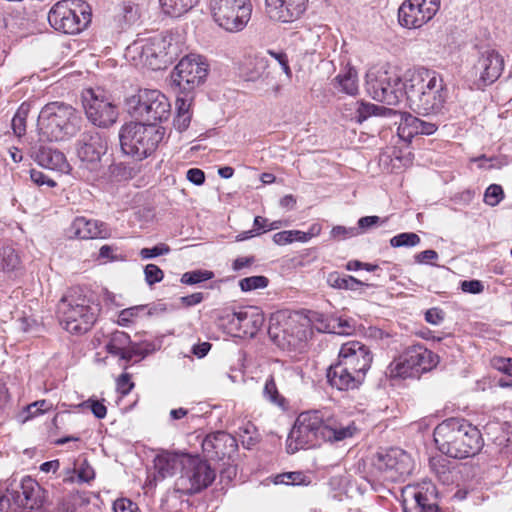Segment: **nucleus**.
Here are the masks:
<instances>
[{"mask_svg": "<svg viewBox=\"0 0 512 512\" xmlns=\"http://www.w3.org/2000/svg\"><path fill=\"white\" fill-rule=\"evenodd\" d=\"M19 264L20 258L13 246L4 240H0V271H13Z\"/></svg>", "mask_w": 512, "mask_h": 512, "instance_id": "473e14b6", "label": "nucleus"}, {"mask_svg": "<svg viewBox=\"0 0 512 512\" xmlns=\"http://www.w3.org/2000/svg\"><path fill=\"white\" fill-rule=\"evenodd\" d=\"M201 446L204 456L213 461L231 460L238 450L236 438L225 431L206 435Z\"/></svg>", "mask_w": 512, "mask_h": 512, "instance_id": "412c9836", "label": "nucleus"}, {"mask_svg": "<svg viewBox=\"0 0 512 512\" xmlns=\"http://www.w3.org/2000/svg\"><path fill=\"white\" fill-rule=\"evenodd\" d=\"M171 38L157 35L146 40H137L128 47L130 52L137 53L140 61L153 70L161 69L175 52L171 51Z\"/></svg>", "mask_w": 512, "mask_h": 512, "instance_id": "dca6fc26", "label": "nucleus"}, {"mask_svg": "<svg viewBox=\"0 0 512 512\" xmlns=\"http://www.w3.org/2000/svg\"><path fill=\"white\" fill-rule=\"evenodd\" d=\"M359 235V229L356 227H345L341 225L334 226L330 231V236L334 240H345Z\"/></svg>", "mask_w": 512, "mask_h": 512, "instance_id": "a18cd8bd", "label": "nucleus"}, {"mask_svg": "<svg viewBox=\"0 0 512 512\" xmlns=\"http://www.w3.org/2000/svg\"><path fill=\"white\" fill-rule=\"evenodd\" d=\"M127 112L137 120L156 125L168 119L170 103L159 90L141 89L126 99Z\"/></svg>", "mask_w": 512, "mask_h": 512, "instance_id": "1a4fd4ad", "label": "nucleus"}, {"mask_svg": "<svg viewBox=\"0 0 512 512\" xmlns=\"http://www.w3.org/2000/svg\"><path fill=\"white\" fill-rule=\"evenodd\" d=\"M434 440L439 450L455 459L476 455L483 447L479 429L464 419L449 418L434 430Z\"/></svg>", "mask_w": 512, "mask_h": 512, "instance_id": "7ed1b4c3", "label": "nucleus"}, {"mask_svg": "<svg viewBox=\"0 0 512 512\" xmlns=\"http://www.w3.org/2000/svg\"><path fill=\"white\" fill-rule=\"evenodd\" d=\"M70 230L79 239L104 238L107 235V228L103 222L84 216L76 217Z\"/></svg>", "mask_w": 512, "mask_h": 512, "instance_id": "cd10ccee", "label": "nucleus"}, {"mask_svg": "<svg viewBox=\"0 0 512 512\" xmlns=\"http://www.w3.org/2000/svg\"><path fill=\"white\" fill-rule=\"evenodd\" d=\"M366 90L376 101L397 105L405 96V83L394 72H369L366 74Z\"/></svg>", "mask_w": 512, "mask_h": 512, "instance_id": "f8f14e48", "label": "nucleus"}, {"mask_svg": "<svg viewBox=\"0 0 512 512\" xmlns=\"http://www.w3.org/2000/svg\"><path fill=\"white\" fill-rule=\"evenodd\" d=\"M386 220H381L379 216H365L361 217L358 220V229H359V235L362 234L364 231L372 228L373 226L381 223L384 224Z\"/></svg>", "mask_w": 512, "mask_h": 512, "instance_id": "5fc2aeb1", "label": "nucleus"}, {"mask_svg": "<svg viewBox=\"0 0 512 512\" xmlns=\"http://www.w3.org/2000/svg\"><path fill=\"white\" fill-rule=\"evenodd\" d=\"M117 391L123 396L127 395L132 388L134 387V383L131 382L130 375L128 373H123L117 379Z\"/></svg>", "mask_w": 512, "mask_h": 512, "instance_id": "4d7b16f0", "label": "nucleus"}, {"mask_svg": "<svg viewBox=\"0 0 512 512\" xmlns=\"http://www.w3.org/2000/svg\"><path fill=\"white\" fill-rule=\"evenodd\" d=\"M263 396L267 401H269L271 404L275 406H278L280 408L286 407V400L279 393L277 384L275 382V378L272 375L266 379L263 388Z\"/></svg>", "mask_w": 512, "mask_h": 512, "instance_id": "e433bc0d", "label": "nucleus"}, {"mask_svg": "<svg viewBox=\"0 0 512 512\" xmlns=\"http://www.w3.org/2000/svg\"><path fill=\"white\" fill-rule=\"evenodd\" d=\"M420 237L413 232H403L390 239V245L394 248L414 247L420 243Z\"/></svg>", "mask_w": 512, "mask_h": 512, "instance_id": "79ce46f5", "label": "nucleus"}, {"mask_svg": "<svg viewBox=\"0 0 512 512\" xmlns=\"http://www.w3.org/2000/svg\"><path fill=\"white\" fill-rule=\"evenodd\" d=\"M326 377L331 387L339 391L357 389L364 382V378L354 374L339 360L329 366Z\"/></svg>", "mask_w": 512, "mask_h": 512, "instance_id": "a878e982", "label": "nucleus"}, {"mask_svg": "<svg viewBox=\"0 0 512 512\" xmlns=\"http://www.w3.org/2000/svg\"><path fill=\"white\" fill-rule=\"evenodd\" d=\"M163 12L173 17H179L190 11L199 0H159Z\"/></svg>", "mask_w": 512, "mask_h": 512, "instance_id": "72a5a7b5", "label": "nucleus"}, {"mask_svg": "<svg viewBox=\"0 0 512 512\" xmlns=\"http://www.w3.org/2000/svg\"><path fill=\"white\" fill-rule=\"evenodd\" d=\"M145 281L149 286L162 281L164 272L155 264H147L144 267Z\"/></svg>", "mask_w": 512, "mask_h": 512, "instance_id": "de8ad7c7", "label": "nucleus"}, {"mask_svg": "<svg viewBox=\"0 0 512 512\" xmlns=\"http://www.w3.org/2000/svg\"><path fill=\"white\" fill-rule=\"evenodd\" d=\"M92 11L83 0H61L48 13L51 27L65 34H78L91 22Z\"/></svg>", "mask_w": 512, "mask_h": 512, "instance_id": "6e6552de", "label": "nucleus"}, {"mask_svg": "<svg viewBox=\"0 0 512 512\" xmlns=\"http://www.w3.org/2000/svg\"><path fill=\"white\" fill-rule=\"evenodd\" d=\"M191 121V114H177L174 118V126L179 132L185 131Z\"/></svg>", "mask_w": 512, "mask_h": 512, "instance_id": "338daca9", "label": "nucleus"}, {"mask_svg": "<svg viewBox=\"0 0 512 512\" xmlns=\"http://www.w3.org/2000/svg\"><path fill=\"white\" fill-rule=\"evenodd\" d=\"M405 96L409 107L418 114H436L444 107L446 89L436 71L416 67L407 72Z\"/></svg>", "mask_w": 512, "mask_h": 512, "instance_id": "f03ea898", "label": "nucleus"}, {"mask_svg": "<svg viewBox=\"0 0 512 512\" xmlns=\"http://www.w3.org/2000/svg\"><path fill=\"white\" fill-rule=\"evenodd\" d=\"M37 162L50 170L68 173L70 164L68 163L64 153L50 147H41L36 153Z\"/></svg>", "mask_w": 512, "mask_h": 512, "instance_id": "c85d7f7f", "label": "nucleus"}, {"mask_svg": "<svg viewBox=\"0 0 512 512\" xmlns=\"http://www.w3.org/2000/svg\"><path fill=\"white\" fill-rule=\"evenodd\" d=\"M461 289L471 294H479L484 290V286L479 280H465L461 283Z\"/></svg>", "mask_w": 512, "mask_h": 512, "instance_id": "052dcab7", "label": "nucleus"}, {"mask_svg": "<svg viewBox=\"0 0 512 512\" xmlns=\"http://www.w3.org/2000/svg\"><path fill=\"white\" fill-rule=\"evenodd\" d=\"M13 132L16 136L21 137L26 132V112L19 109L11 121Z\"/></svg>", "mask_w": 512, "mask_h": 512, "instance_id": "8fccbe9b", "label": "nucleus"}, {"mask_svg": "<svg viewBox=\"0 0 512 512\" xmlns=\"http://www.w3.org/2000/svg\"><path fill=\"white\" fill-rule=\"evenodd\" d=\"M82 98L86 116L93 125L107 128L117 121L118 109L103 89H86Z\"/></svg>", "mask_w": 512, "mask_h": 512, "instance_id": "ddd939ff", "label": "nucleus"}, {"mask_svg": "<svg viewBox=\"0 0 512 512\" xmlns=\"http://www.w3.org/2000/svg\"><path fill=\"white\" fill-rule=\"evenodd\" d=\"M267 68V58L256 55L249 60L247 67L243 70V76L246 81H257L263 77Z\"/></svg>", "mask_w": 512, "mask_h": 512, "instance_id": "f704fd0d", "label": "nucleus"}, {"mask_svg": "<svg viewBox=\"0 0 512 512\" xmlns=\"http://www.w3.org/2000/svg\"><path fill=\"white\" fill-rule=\"evenodd\" d=\"M30 178L37 186L47 185L48 187H55L56 182L48 177L44 172L31 169Z\"/></svg>", "mask_w": 512, "mask_h": 512, "instance_id": "864d4df0", "label": "nucleus"}, {"mask_svg": "<svg viewBox=\"0 0 512 512\" xmlns=\"http://www.w3.org/2000/svg\"><path fill=\"white\" fill-rule=\"evenodd\" d=\"M238 434L242 445L247 449L253 447L259 440L257 429L251 422H247L243 426L239 427Z\"/></svg>", "mask_w": 512, "mask_h": 512, "instance_id": "58836bf2", "label": "nucleus"}, {"mask_svg": "<svg viewBox=\"0 0 512 512\" xmlns=\"http://www.w3.org/2000/svg\"><path fill=\"white\" fill-rule=\"evenodd\" d=\"M337 360L341 361L354 374L365 379L366 373L371 367L373 355L365 344L359 341H349L341 346Z\"/></svg>", "mask_w": 512, "mask_h": 512, "instance_id": "aec40b11", "label": "nucleus"}, {"mask_svg": "<svg viewBox=\"0 0 512 512\" xmlns=\"http://www.w3.org/2000/svg\"><path fill=\"white\" fill-rule=\"evenodd\" d=\"M340 90L348 95L354 96L358 93V77L354 68H348L344 73L335 77Z\"/></svg>", "mask_w": 512, "mask_h": 512, "instance_id": "c9c22d12", "label": "nucleus"}, {"mask_svg": "<svg viewBox=\"0 0 512 512\" xmlns=\"http://www.w3.org/2000/svg\"><path fill=\"white\" fill-rule=\"evenodd\" d=\"M275 484H286V485H308L310 481L308 477L299 471L286 472L279 474L275 477Z\"/></svg>", "mask_w": 512, "mask_h": 512, "instance_id": "a19ab883", "label": "nucleus"}, {"mask_svg": "<svg viewBox=\"0 0 512 512\" xmlns=\"http://www.w3.org/2000/svg\"><path fill=\"white\" fill-rule=\"evenodd\" d=\"M215 470L199 456L184 457L183 467L176 479L174 489L182 495H193L210 486L215 480Z\"/></svg>", "mask_w": 512, "mask_h": 512, "instance_id": "9d476101", "label": "nucleus"}, {"mask_svg": "<svg viewBox=\"0 0 512 512\" xmlns=\"http://www.w3.org/2000/svg\"><path fill=\"white\" fill-rule=\"evenodd\" d=\"M60 323L71 334L89 331L96 322L99 307L81 293L72 289L57 306Z\"/></svg>", "mask_w": 512, "mask_h": 512, "instance_id": "39448f33", "label": "nucleus"}, {"mask_svg": "<svg viewBox=\"0 0 512 512\" xmlns=\"http://www.w3.org/2000/svg\"><path fill=\"white\" fill-rule=\"evenodd\" d=\"M84 120L72 105L54 101L47 103L38 116L39 135L42 140L66 141L80 132Z\"/></svg>", "mask_w": 512, "mask_h": 512, "instance_id": "20e7f679", "label": "nucleus"}, {"mask_svg": "<svg viewBox=\"0 0 512 512\" xmlns=\"http://www.w3.org/2000/svg\"><path fill=\"white\" fill-rule=\"evenodd\" d=\"M415 501L417 512H441L438 505V492L431 481H423L417 486L408 488Z\"/></svg>", "mask_w": 512, "mask_h": 512, "instance_id": "bb28decb", "label": "nucleus"}, {"mask_svg": "<svg viewBox=\"0 0 512 512\" xmlns=\"http://www.w3.org/2000/svg\"><path fill=\"white\" fill-rule=\"evenodd\" d=\"M437 258L438 253L432 249L422 251L414 256L415 262L419 264L429 263L431 260H436Z\"/></svg>", "mask_w": 512, "mask_h": 512, "instance_id": "69168bd1", "label": "nucleus"}, {"mask_svg": "<svg viewBox=\"0 0 512 512\" xmlns=\"http://www.w3.org/2000/svg\"><path fill=\"white\" fill-rule=\"evenodd\" d=\"M267 53L273 57L282 67L283 72L290 77L292 72L289 67V61L287 54L283 51H274V50H268Z\"/></svg>", "mask_w": 512, "mask_h": 512, "instance_id": "6e6d98bb", "label": "nucleus"}, {"mask_svg": "<svg viewBox=\"0 0 512 512\" xmlns=\"http://www.w3.org/2000/svg\"><path fill=\"white\" fill-rule=\"evenodd\" d=\"M438 362V356L422 345L409 347L397 363L398 374L422 373L431 370Z\"/></svg>", "mask_w": 512, "mask_h": 512, "instance_id": "4be33fe9", "label": "nucleus"}, {"mask_svg": "<svg viewBox=\"0 0 512 512\" xmlns=\"http://www.w3.org/2000/svg\"><path fill=\"white\" fill-rule=\"evenodd\" d=\"M208 65L200 55L183 57L171 74L172 83L181 93L188 95L199 87L206 79Z\"/></svg>", "mask_w": 512, "mask_h": 512, "instance_id": "4468645a", "label": "nucleus"}, {"mask_svg": "<svg viewBox=\"0 0 512 512\" xmlns=\"http://www.w3.org/2000/svg\"><path fill=\"white\" fill-rule=\"evenodd\" d=\"M504 198V191L498 184H491L485 191L484 202L489 206H496Z\"/></svg>", "mask_w": 512, "mask_h": 512, "instance_id": "c03bdc74", "label": "nucleus"}, {"mask_svg": "<svg viewBox=\"0 0 512 512\" xmlns=\"http://www.w3.org/2000/svg\"><path fill=\"white\" fill-rule=\"evenodd\" d=\"M357 428L353 422L346 425L337 423L327 411L310 410L302 412L288 435L286 450L294 454L319 444V440L337 442L354 435Z\"/></svg>", "mask_w": 512, "mask_h": 512, "instance_id": "f257e3e1", "label": "nucleus"}, {"mask_svg": "<svg viewBox=\"0 0 512 512\" xmlns=\"http://www.w3.org/2000/svg\"><path fill=\"white\" fill-rule=\"evenodd\" d=\"M163 136L164 131L157 125L129 122L119 132L121 150L136 160H142L156 150Z\"/></svg>", "mask_w": 512, "mask_h": 512, "instance_id": "0eeeda50", "label": "nucleus"}, {"mask_svg": "<svg viewBox=\"0 0 512 512\" xmlns=\"http://www.w3.org/2000/svg\"><path fill=\"white\" fill-rule=\"evenodd\" d=\"M186 177L191 183L195 185H202L205 181V173L198 168L189 169L187 171Z\"/></svg>", "mask_w": 512, "mask_h": 512, "instance_id": "0e129e2a", "label": "nucleus"}, {"mask_svg": "<svg viewBox=\"0 0 512 512\" xmlns=\"http://www.w3.org/2000/svg\"><path fill=\"white\" fill-rule=\"evenodd\" d=\"M51 408V404L47 402L46 400H38L35 401L25 407V413L27 415L24 417V420H29L33 417H36L45 411L49 410Z\"/></svg>", "mask_w": 512, "mask_h": 512, "instance_id": "49530a36", "label": "nucleus"}, {"mask_svg": "<svg viewBox=\"0 0 512 512\" xmlns=\"http://www.w3.org/2000/svg\"><path fill=\"white\" fill-rule=\"evenodd\" d=\"M138 506L129 499H118L114 503L115 512H138Z\"/></svg>", "mask_w": 512, "mask_h": 512, "instance_id": "13d9d810", "label": "nucleus"}, {"mask_svg": "<svg viewBox=\"0 0 512 512\" xmlns=\"http://www.w3.org/2000/svg\"><path fill=\"white\" fill-rule=\"evenodd\" d=\"M268 279L265 276H251L243 278L239 281V286L242 291H252L255 289L266 288L268 286Z\"/></svg>", "mask_w": 512, "mask_h": 512, "instance_id": "37998d69", "label": "nucleus"}, {"mask_svg": "<svg viewBox=\"0 0 512 512\" xmlns=\"http://www.w3.org/2000/svg\"><path fill=\"white\" fill-rule=\"evenodd\" d=\"M214 277V273L209 270H193L185 272L181 276V283L187 285H196L205 281H208Z\"/></svg>", "mask_w": 512, "mask_h": 512, "instance_id": "ea45409f", "label": "nucleus"}, {"mask_svg": "<svg viewBox=\"0 0 512 512\" xmlns=\"http://www.w3.org/2000/svg\"><path fill=\"white\" fill-rule=\"evenodd\" d=\"M377 110V105L371 103L360 102L356 109V119L359 123L365 121L368 117L373 115Z\"/></svg>", "mask_w": 512, "mask_h": 512, "instance_id": "603ef678", "label": "nucleus"}, {"mask_svg": "<svg viewBox=\"0 0 512 512\" xmlns=\"http://www.w3.org/2000/svg\"><path fill=\"white\" fill-rule=\"evenodd\" d=\"M328 284L336 289H344L355 291L362 286H370L351 275L340 274L338 272H332L327 277Z\"/></svg>", "mask_w": 512, "mask_h": 512, "instance_id": "2f4dec72", "label": "nucleus"}, {"mask_svg": "<svg viewBox=\"0 0 512 512\" xmlns=\"http://www.w3.org/2000/svg\"><path fill=\"white\" fill-rule=\"evenodd\" d=\"M503 69L504 59L494 49L482 51L473 66L475 75L479 76V81L483 86L494 83L501 76Z\"/></svg>", "mask_w": 512, "mask_h": 512, "instance_id": "b1692460", "label": "nucleus"}, {"mask_svg": "<svg viewBox=\"0 0 512 512\" xmlns=\"http://www.w3.org/2000/svg\"><path fill=\"white\" fill-rule=\"evenodd\" d=\"M430 468L437 479L443 484H448L452 481L450 468L446 464V460L444 458L431 459Z\"/></svg>", "mask_w": 512, "mask_h": 512, "instance_id": "4c0bfd02", "label": "nucleus"}, {"mask_svg": "<svg viewBox=\"0 0 512 512\" xmlns=\"http://www.w3.org/2000/svg\"><path fill=\"white\" fill-rule=\"evenodd\" d=\"M46 491L31 477L9 480L5 491L0 490V512L37 510L44 504Z\"/></svg>", "mask_w": 512, "mask_h": 512, "instance_id": "423d86ee", "label": "nucleus"}, {"mask_svg": "<svg viewBox=\"0 0 512 512\" xmlns=\"http://www.w3.org/2000/svg\"><path fill=\"white\" fill-rule=\"evenodd\" d=\"M144 310V306H134L130 308L123 309L118 316V324L121 326H126L133 321L135 317L138 316L139 312Z\"/></svg>", "mask_w": 512, "mask_h": 512, "instance_id": "3c124183", "label": "nucleus"}, {"mask_svg": "<svg viewBox=\"0 0 512 512\" xmlns=\"http://www.w3.org/2000/svg\"><path fill=\"white\" fill-rule=\"evenodd\" d=\"M214 21L228 32H239L248 24L252 5L250 0H210Z\"/></svg>", "mask_w": 512, "mask_h": 512, "instance_id": "9b49d317", "label": "nucleus"}, {"mask_svg": "<svg viewBox=\"0 0 512 512\" xmlns=\"http://www.w3.org/2000/svg\"><path fill=\"white\" fill-rule=\"evenodd\" d=\"M308 0H266L265 12L274 21L290 23L306 10Z\"/></svg>", "mask_w": 512, "mask_h": 512, "instance_id": "393cba45", "label": "nucleus"}, {"mask_svg": "<svg viewBox=\"0 0 512 512\" xmlns=\"http://www.w3.org/2000/svg\"><path fill=\"white\" fill-rule=\"evenodd\" d=\"M440 0H405L398 9L402 27L416 29L429 22L439 11Z\"/></svg>", "mask_w": 512, "mask_h": 512, "instance_id": "a211bd4d", "label": "nucleus"}, {"mask_svg": "<svg viewBox=\"0 0 512 512\" xmlns=\"http://www.w3.org/2000/svg\"><path fill=\"white\" fill-rule=\"evenodd\" d=\"M373 466L381 473L383 479L397 482L412 473L414 461L406 451L390 448L377 452L373 459Z\"/></svg>", "mask_w": 512, "mask_h": 512, "instance_id": "2eb2a0df", "label": "nucleus"}, {"mask_svg": "<svg viewBox=\"0 0 512 512\" xmlns=\"http://www.w3.org/2000/svg\"><path fill=\"white\" fill-rule=\"evenodd\" d=\"M75 149L83 167L90 171H98L101 159L107 152L108 142L102 133L93 129L80 135L75 143Z\"/></svg>", "mask_w": 512, "mask_h": 512, "instance_id": "f3484780", "label": "nucleus"}, {"mask_svg": "<svg viewBox=\"0 0 512 512\" xmlns=\"http://www.w3.org/2000/svg\"><path fill=\"white\" fill-rule=\"evenodd\" d=\"M273 241L277 245H287L292 243L290 230L281 231L273 235Z\"/></svg>", "mask_w": 512, "mask_h": 512, "instance_id": "774afa93", "label": "nucleus"}, {"mask_svg": "<svg viewBox=\"0 0 512 512\" xmlns=\"http://www.w3.org/2000/svg\"><path fill=\"white\" fill-rule=\"evenodd\" d=\"M171 251L165 243H160L152 248H142L139 255L142 259H151L162 255H167Z\"/></svg>", "mask_w": 512, "mask_h": 512, "instance_id": "09e8293b", "label": "nucleus"}, {"mask_svg": "<svg viewBox=\"0 0 512 512\" xmlns=\"http://www.w3.org/2000/svg\"><path fill=\"white\" fill-rule=\"evenodd\" d=\"M188 454H175L165 452L159 454L154 459L155 469L158 471L162 478L174 475L178 470L183 467L184 457Z\"/></svg>", "mask_w": 512, "mask_h": 512, "instance_id": "c756f323", "label": "nucleus"}, {"mask_svg": "<svg viewBox=\"0 0 512 512\" xmlns=\"http://www.w3.org/2000/svg\"><path fill=\"white\" fill-rule=\"evenodd\" d=\"M107 352L113 356H118L126 362L134 360L135 362L144 359L147 355L156 350L152 342H132L130 336L123 331H115L111 334L106 344Z\"/></svg>", "mask_w": 512, "mask_h": 512, "instance_id": "6ab92c4d", "label": "nucleus"}, {"mask_svg": "<svg viewBox=\"0 0 512 512\" xmlns=\"http://www.w3.org/2000/svg\"><path fill=\"white\" fill-rule=\"evenodd\" d=\"M444 312L439 308L428 309L425 313V320L432 325H439L444 320Z\"/></svg>", "mask_w": 512, "mask_h": 512, "instance_id": "bf43d9fd", "label": "nucleus"}, {"mask_svg": "<svg viewBox=\"0 0 512 512\" xmlns=\"http://www.w3.org/2000/svg\"><path fill=\"white\" fill-rule=\"evenodd\" d=\"M86 403L89 404V407H90L93 415L96 418H98V419L105 418V416L107 414V408L103 403H101L97 400H89Z\"/></svg>", "mask_w": 512, "mask_h": 512, "instance_id": "e2e57ef3", "label": "nucleus"}, {"mask_svg": "<svg viewBox=\"0 0 512 512\" xmlns=\"http://www.w3.org/2000/svg\"><path fill=\"white\" fill-rule=\"evenodd\" d=\"M398 116V136L406 142H411L414 136L419 135V118L407 112H399Z\"/></svg>", "mask_w": 512, "mask_h": 512, "instance_id": "7c9ffc66", "label": "nucleus"}, {"mask_svg": "<svg viewBox=\"0 0 512 512\" xmlns=\"http://www.w3.org/2000/svg\"><path fill=\"white\" fill-rule=\"evenodd\" d=\"M475 161L479 162L480 168L485 169L500 168L505 164V162L500 161L498 158H487L485 155L476 158Z\"/></svg>", "mask_w": 512, "mask_h": 512, "instance_id": "680f3d73", "label": "nucleus"}, {"mask_svg": "<svg viewBox=\"0 0 512 512\" xmlns=\"http://www.w3.org/2000/svg\"><path fill=\"white\" fill-rule=\"evenodd\" d=\"M227 325L236 336L253 337L261 328L264 318L255 307H248L238 312L227 314Z\"/></svg>", "mask_w": 512, "mask_h": 512, "instance_id": "5701e85b", "label": "nucleus"}]
</instances>
